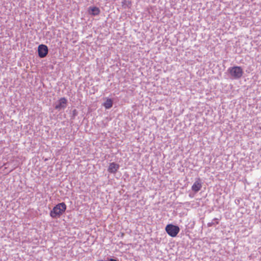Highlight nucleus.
<instances>
[{
    "label": "nucleus",
    "mask_w": 261,
    "mask_h": 261,
    "mask_svg": "<svg viewBox=\"0 0 261 261\" xmlns=\"http://www.w3.org/2000/svg\"><path fill=\"white\" fill-rule=\"evenodd\" d=\"M165 230L169 236L174 238L177 236L180 231V229L178 226L170 224L167 225L165 227Z\"/></svg>",
    "instance_id": "nucleus-3"
},
{
    "label": "nucleus",
    "mask_w": 261,
    "mask_h": 261,
    "mask_svg": "<svg viewBox=\"0 0 261 261\" xmlns=\"http://www.w3.org/2000/svg\"><path fill=\"white\" fill-rule=\"evenodd\" d=\"M66 205L64 202H61L54 207L50 212V216L53 218L60 217L66 211Z\"/></svg>",
    "instance_id": "nucleus-1"
},
{
    "label": "nucleus",
    "mask_w": 261,
    "mask_h": 261,
    "mask_svg": "<svg viewBox=\"0 0 261 261\" xmlns=\"http://www.w3.org/2000/svg\"><path fill=\"white\" fill-rule=\"evenodd\" d=\"M89 12L91 15L96 16L100 13V10L96 7H90L89 8Z\"/></svg>",
    "instance_id": "nucleus-7"
},
{
    "label": "nucleus",
    "mask_w": 261,
    "mask_h": 261,
    "mask_svg": "<svg viewBox=\"0 0 261 261\" xmlns=\"http://www.w3.org/2000/svg\"><path fill=\"white\" fill-rule=\"evenodd\" d=\"M228 71L231 76L236 79L241 78L243 73L242 68L240 66H234L228 69Z\"/></svg>",
    "instance_id": "nucleus-2"
},
{
    "label": "nucleus",
    "mask_w": 261,
    "mask_h": 261,
    "mask_svg": "<svg viewBox=\"0 0 261 261\" xmlns=\"http://www.w3.org/2000/svg\"><path fill=\"white\" fill-rule=\"evenodd\" d=\"M48 52V47L44 44H40L38 47V56L40 58H43L46 56Z\"/></svg>",
    "instance_id": "nucleus-4"
},
{
    "label": "nucleus",
    "mask_w": 261,
    "mask_h": 261,
    "mask_svg": "<svg viewBox=\"0 0 261 261\" xmlns=\"http://www.w3.org/2000/svg\"><path fill=\"white\" fill-rule=\"evenodd\" d=\"M109 261H117L116 259H113V258H111L109 259Z\"/></svg>",
    "instance_id": "nucleus-12"
},
{
    "label": "nucleus",
    "mask_w": 261,
    "mask_h": 261,
    "mask_svg": "<svg viewBox=\"0 0 261 261\" xmlns=\"http://www.w3.org/2000/svg\"><path fill=\"white\" fill-rule=\"evenodd\" d=\"M119 169V165L115 163L112 162L110 163L108 171L110 173L115 174Z\"/></svg>",
    "instance_id": "nucleus-5"
},
{
    "label": "nucleus",
    "mask_w": 261,
    "mask_h": 261,
    "mask_svg": "<svg viewBox=\"0 0 261 261\" xmlns=\"http://www.w3.org/2000/svg\"><path fill=\"white\" fill-rule=\"evenodd\" d=\"M131 5H132V3L130 1H127L125 0L122 2V5L125 8L126 7L129 8L130 7Z\"/></svg>",
    "instance_id": "nucleus-9"
},
{
    "label": "nucleus",
    "mask_w": 261,
    "mask_h": 261,
    "mask_svg": "<svg viewBox=\"0 0 261 261\" xmlns=\"http://www.w3.org/2000/svg\"><path fill=\"white\" fill-rule=\"evenodd\" d=\"M67 100L65 97L61 98L59 100L58 104L55 106V109L60 110L61 109H64L67 105Z\"/></svg>",
    "instance_id": "nucleus-6"
},
{
    "label": "nucleus",
    "mask_w": 261,
    "mask_h": 261,
    "mask_svg": "<svg viewBox=\"0 0 261 261\" xmlns=\"http://www.w3.org/2000/svg\"><path fill=\"white\" fill-rule=\"evenodd\" d=\"M201 186H199V184H197V186H196V188H197V191H198L200 188Z\"/></svg>",
    "instance_id": "nucleus-11"
},
{
    "label": "nucleus",
    "mask_w": 261,
    "mask_h": 261,
    "mask_svg": "<svg viewBox=\"0 0 261 261\" xmlns=\"http://www.w3.org/2000/svg\"><path fill=\"white\" fill-rule=\"evenodd\" d=\"M103 106L106 109H110L113 106V100L111 98H107Z\"/></svg>",
    "instance_id": "nucleus-8"
},
{
    "label": "nucleus",
    "mask_w": 261,
    "mask_h": 261,
    "mask_svg": "<svg viewBox=\"0 0 261 261\" xmlns=\"http://www.w3.org/2000/svg\"><path fill=\"white\" fill-rule=\"evenodd\" d=\"M192 189L194 190H196V183H194L192 186Z\"/></svg>",
    "instance_id": "nucleus-10"
}]
</instances>
